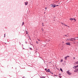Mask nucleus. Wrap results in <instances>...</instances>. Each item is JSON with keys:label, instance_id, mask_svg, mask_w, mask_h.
Returning <instances> with one entry per match:
<instances>
[{"label": "nucleus", "instance_id": "1", "mask_svg": "<svg viewBox=\"0 0 78 78\" xmlns=\"http://www.w3.org/2000/svg\"><path fill=\"white\" fill-rule=\"evenodd\" d=\"M78 71V68H76L75 69V70H74V72H77Z\"/></svg>", "mask_w": 78, "mask_h": 78}, {"label": "nucleus", "instance_id": "2", "mask_svg": "<svg viewBox=\"0 0 78 78\" xmlns=\"http://www.w3.org/2000/svg\"><path fill=\"white\" fill-rule=\"evenodd\" d=\"M67 73L69 75H71L72 73H71L70 72H69V71H67Z\"/></svg>", "mask_w": 78, "mask_h": 78}, {"label": "nucleus", "instance_id": "3", "mask_svg": "<svg viewBox=\"0 0 78 78\" xmlns=\"http://www.w3.org/2000/svg\"><path fill=\"white\" fill-rule=\"evenodd\" d=\"M66 45H70V43L68 42L66 43Z\"/></svg>", "mask_w": 78, "mask_h": 78}, {"label": "nucleus", "instance_id": "4", "mask_svg": "<svg viewBox=\"0 0 78 78\" xmlns=\"http://www.w3.org/2000/svg\"><path fill=\"white\" fill-rule=\"evenodd\" d=\"M73 38H69V41H73Z\"/></svg>", "mask_w": 78, "mask_h": 78}, {"label": "nucleus", "instance_id": "5", "mask_svg": "<svg viewBox=\"0 0 78 78\" xmlns=\"http://www.w3.org/2000/svg\"><path fill=\"white\" fill-rule=\"evenodd\" d=\"M69 57V56H67L65 57V60H67V57Z\"/></svg>", "mask_w": 78, "mask_h": 78}, {"label": "nucleus", "instance_id": "6", "mask_svg": "<svg viewBox=\"0 0 78 78\" xmlns=\"http://www.w3.org/2000/svg\"><path fill=\"white\" fill-rule=\"evenodd\" d=\"M64 36H65V37H69V34H68L67 35H64Z\"/></svg>", "mask_w": 78, "mask_h": 78}, {"label": "nucleus", "instance_id": "7", "mask_svg": "<svg viewBox=\"0 0 78 78\" xmlns=\"http://www.w3.org/2000/svg\"><path fill=\"white\" fill-rule=\"evenodd\" d=\"M25 5H27V4L28 3V2H25Z\"/></svg>", "mask_w": 78, "mask_h": 78}, {"label": "nucleus", "instance_id": "8", "mask_svg": "<svg viewBox=\"0 0 78 78\" xmlns=\"http://www.w3.org/2000/svg\"><path fill=\"white\" fill-rule=\"evenodd\" d=\"M76 66H74L73 67V69H76Z\"/></svg>", "mask_w": 78, "mask_h": 78}, {"label": "nucleus", "instance_id": "9", "mask_svg": "<svg viewBox=\"0 0 78 78\" xmlns=\"http://www.w3.org/2000/svg\"><path fill=\"white\" fill-rule=\"evenodd\" d=\"M75 64H78V61L76 62Z\"/></svg>", "mask_w": 78, "mask_h": 78}, {"label": "nucleus", "instance_id": "10", "mask_svg": "<svg viewBox=\"0 0 78 78\" xmlns=\"http://www.w3.org/2000/svg\"><path fill=\"white\" fill-rule=\"evenodd\" d=\"M62 24L63 25H65V26H66V27H67V25H66L65 24H63V23H62Z\"/></svg>", "mask_w": 78, "mask_h": 78}, {"label": "nucleus", "instance_id": "11", "mask_svg": "<svg viewBox=\"0 0 78 78\" xmlns=\"http://www.w3.org/2000/svg\"><path fill=\"white\" fill-rule=\"evenodd\" d=\"M50 71V69H48L46 71V72H49Z\"/></svg>", "mask_w": 78, "mask_h": 78}, {"label": "nucleus", "instance_id": "12", "mask_svg": "<svg viewBox=\"0 0 78 78\" xmlns=\"http://www.w3.org/2000/svg\"><path fill=\"white\" fill-rule=\"evenodd\" d=\"M51 7H53V5L52 4H51Z\"/></svg>", "mask_w": 78, "mask_h": 78}, {"label": "nucleus", "instance_id": "13", "mask_svg": "<svg viewBox=\"0 0 78 78\" xmlns=\"http://www.w3.org/2000/svg\"><path fill=\"white\" fill-rule=\"evenodd\" d=\"M63 61V60H62V59H61V61H60V62H62Z\"/></svg>", "mask_w": 78, "mask_h": 78}, {"label": "nucleus", "instance_id": "14", "mask_svg": "<svg viewBox=\"0 0 78 78\" xmlns=\"http://www.w3.org/2000/svg\"><path fill=\"white\" fill-rule=\"evenodd\" d=\"M47 42H49V41H50V40L49 39L47 40Z\"/></svg>", "mask_w": 78, "mask_h": 78}, {"label": "nucleus", "instance_id": "15", "mask_svg": "<svg viewBox=\"0 0 78 78\" xmlns=\"http://www.w3.org/2000/svg\"><path fill=\"white\" fill-rule=\"evenodd\" d=\"M70 20H73V18H71L70 19Z\"/></svg>", "mask_w": 78, "mask_h": 78}, {"label": "nucleus", "instance_id": "16", "mask_svg": "<svg viewBox=\"0 0 78 78\" xmlns=\"http://www.w3.org/2000/svg\"><path fill=\"white\" fill-rule=\"evenodd\" d=\"M61 75V74H59V77H60V78H61V75Z\"/></svg>", "mask_w": 78, "mask_h": 78}, {"label": "nucleus", "instance_id": "17", "mask_svg": "<svg viewBox=\"0 0 78 78\" xmlns=\"http://www.w3.org/2000/svg\"><path fill=\"white\" fill-rule=\"evenodd\" d=\"M41 78H45L44 76H42V77H41Z\"/></svg>", "mask_w": 78, "mask_h": 78}, {"label": "nucleus", "instance_id": "18", "mask_svg": "<svg viewBox=\"0 0 78 78\" xmlns=\"http://www.w3.org/2000/svg\"><path fill=\"white\" fill-rule=\"evenodd\" d=\"M60 70L62 71V69H60Z\"/></svg>", "mask_w": 78, "mask_h": 78}, {"label": "nucleus", "instance_id": "19", "mask_svg": "<svg viewBox=\"0 0 78 78\" xmlns=\"http://www.w3.org/2000/svg\"><path fill=\"white\" fill-rule=\"evenodd\" d=\"M23 25H24V22L22 24V25L23 26Z\"/></svg>", "mask_w": 78, "mask_h": 78}, {"label": "nucleus", "instance_id": "20", "mask_svg": "<svg viewBox=\"0 0 78 78\" xmlns=\"http://www.w3.org/2000/svg\"><path fill=\"white\" fill-rule=\"evenodd\" d=\"M76 66V68H77V67H78V65L77 66Z\"/></svg>", "mask_w": 78, "mask_h": 78}, {"label": "nucleus", "instance_id": "21", "mask_svg": "<svg viewBox=\"0 0 78 78\" xmlns=\"http://www.w3.org/2000/svg\"><path fill=\"white\" fill-rule=\"evenodd\" d=\"M53 8H55V6L54 5H53Z\"/></svg>", "mask_w": 78, "mask_h": 78}, {"label": "nucleus", "instance_id": "22", "mask_svg": "<svg viewBox=\"0 0 78 78\" xmlns=\"http://www.w3.org/2000/svg\"><path fill=\"white\" fill-rule=\"evenodd\" d=\"M54 6H55V7H56V6H57V5H54Z\"/></svg>", "mask_w": 78, "mask_h": 78}, {"label": "nucleus", "instance_id": "23", "mask_svg": "<svg viewBox=\"0 0 78 78\" xmlns=\"http://www.w3.org/2000/svg\"><path fill=\"white\" fill-rule=\"evenodd\" d=\"M36 42L37 44H38V42L36 41Z\"/></svg>", "mask_w": 78, "mask_h": 78}, {"label": "nucleus", "instance_id": "24", "mask_svg": "<svg viewBox=\"0 0 78 78\" xmlns=\"http://www.w3.org/2000/svg\"><path fill=\"white\" fill-rule=\"evenodd\" d=\"M30 48V50H32V48Z\"/></svg>", "mask_w": 78, "mask_h": 78}, {"label": "nucleus", "instance_id": "25", "mask_svg": "<svg viewBox=\"0 0 78 78\" xmlns=\"http://www.w3.org/2000/svg\"><path fill=\"white\" fill-rule=\"evenodd\" d=\"M74 20H75V21H76V20L75 19H74Z\"/></svg>", "mask_w": 78, "mask_h": 78}, {"label": "nucleus", "instance_id": "26", "mask_svg": "<svg viewBox=\"0 0 78 78\" xmlns=\"http://www.w3.org/2000/svg\"><path fill=\"white\" fill-rule=\"evenodd\" d=\"M73 39H74V40H76V39H75V38H73Z\"/></svg>", "mask_w": 78, "mask_h": 78}, {"label": "nucleus", "instance_id": "27", "mask_svg": "<svg viewBox=\"0 0 78 78\" xmlns=\"http://www.w3.org/2000/svg\"><path fill=\"white\" fill-rule=\"evenodd\" d=\"M45 9H47V7H46V8H45Z\"/></svg>", "mask_w": 78, "mask_h": 78}, {"label": "nucleus", "instance_id": "28", "mask_svg": "<svg viewBox=\"0 0 78 78\" xmlns=\"http://www.w3.org/2000/svg\"><path fill=\"white\" fill-rule=\"evenodd\" d=\"M5 34H4V37H5Z\"/></svg>", "mask_w": 78, "mask_h": 78}, {"label": "nucleus", "instance_id": "29", "mask_svg": "<svg viewBox=\"0 0 78 78\" xmlns=\"http://www.w3.org/2000/svg\"><path fill=\"white\" fill-rule=\"evenodd\" d=\"M73 59H75V57H74V58H73Z\"/></svg>", "mask_w": 78, "mask_h": 78}, {"label": "nucleus", "instance_id": "30", "mask_svg": "<svg viewBox=\"0 0 78 78\" xmlns=\"http://www.w3.org/2000/svg\"><path fill=\"white\" fill-rule=\"evenodd\" d=\"M56 6H59V5H56Z\"/></svg>", "mask_w": 78, "mask_h": 78}, {"label": "nucleus", "instance_id": "31", "mask_svg": "<svg viewBox=\"0 0 78 78\" xmlns=\"http://www.w3.org/2000/svg\"><path fill=\"white\" fill-rule=\"evenodd\" d=\"M45 70H47V69H45Z\"/></svg>", "mask_w": 78, "mask_h": 78}, {"label": "nucleus", "instance_id": "32", "mask_svg": "<svg viewBox=\"0 0 78 78\" xmlns=\"http://www.w3.org/2000/svg\"><path fill=\"white\" fill-rule=\"evenodd\" d=\"M38 41H40V40H39L38 39Z\"/></svg>", "mask_w": 78, "mask_h": 78}, {"label": "nucleus", "instance_id": "33", "mask_svg": "<svg viewBox=\"0 0 78 78\" xmlns=\"http://www.w3.org/2000/svg\"><path fill=\"white\" fill-rule=\"evenodd\" d=\"M68 41H69V39H68L67 40Z\"/></svg>", "mask_w": 78, "mask_h": 78}, {"label": "nucleus", "instance_id": "34", "mask_svg": "<svg viewBox=\"0 0 78 78\" xmlns=\"http://www.w3.org/2000/svg\"><path fill=\"white\" fill-rule=\"evenodd\" d=\"M27 34H28V32L27 31Z\"/></svg>", "mask_w": 78, "mask_h": 78}, {"label": "nucleus", "instance_id": "35", "mask_svg": "<svg viewBox=\"0 0 78 78\" xmlns=\"http://www.w3.org/2000/svg\"><path fill=\"white\" fill-rule=\"evenodd\" d=\"M76 38H78V37H76Z\"/></svg>", "mask_w": 78, "mask_h": 78}, {"label": "nucleus", "instance_id": "36", "mask_svg": "<svg viewBox=\"0 0 78 78\" xmlns=\"http://www.w3.org/2000/svg\"><path fill=\"white\" fill-rule=\"evenodd\" d=\"M42 24H44V23H42Z\"/></svg>", "mask_w": 78, "mask_h": 78}, {"label": "nucleus", "instance_id": "37", "mask_svg": "<svg viewBox=\"0 0 78 78\" xmlns=\"http://www.w3.org/2000/svg\"><path fill=\"white\" fill-rule=\"evenodd\" d=\"M49 63H51V62H50Z\"/></svg>", "mask_w": 78, "mask_h": 78}, {"label": "nucleus", "instance_id": "38", "mask_svg": "<svg viewBox=\"0 0 78 78\" xmlns=\"http://www.w3.org/2000/svg\"><path fill=\"white\" fill-rule=\"evenodd\" d=\"M23 49H24V48H23Z\"/></svg>", "mask_w": 78, "mask_h": 78}, {"label": "nucleus", "instance_id": "39", "mask_svg": "<svg viewBox=\"0 0 78 78\" xmlns=\"http://www.w3.org/2000/svg\"><path fill=\"white\" fill-rule=\"evenodd\" d=\"M75 38H76L75 37Z\"/></svg>", "mask_w": 78, "mask_h": 78}]
</instances>
